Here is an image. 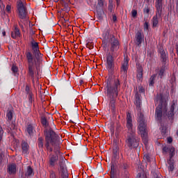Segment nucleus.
I'll use <instances>...</instances> for the list:
<instances>
[{"label":"nucleus","instance_id":"16","mask_svg":"<svg viewBox=\"0 0 178 178\" xmlns=\"http://www.w3.org/2000/svg\"><path fill=\"white\" fill-rule=\"evenodd\" d=\"M150 13H151V7H149V6L146 4L143 8V15H145V17H148Z\"/></svg>","mask_w":178,"mask_h":178},{"label":"nucleus","instance_id":"2","mask_svg":"<svg viewBox=\"0 0 178 178\" xmlns=\"http://www.w3.org/2000/svg\"><path fill=\"white\" fill-rule=\"evenodd\" d=\"M31 47L33 51V54L31 52L26 53V59L29 63V74L31 77L34 76V70L38 69L40 63H41V59L40 58V47H38V42H35L34 39L31 41Z\"/></svg>","mask_w":178,"mask_h":178},{"label":"nucleus","instance_id":"14","mask_svg":"<svg viewBox=\"0 0 178 178\" xmlns=\"http://www.w3.org/2000/svg\"><path fill=\"white\" fill-rule=\"evenodd\" d=\"M138 80L141 81L143 80V67L141 65H137V75Z\"/></svg>","mask_w":178,"mask_h":178},{"label":"nucleus","instance_id":"41","mask_svg":"<svg viewBox=\"0 0 178 178\" xmlns=\"http://www.w3.org/2000/svg\"><path fill=\"white\" fill-rule=\"evenodd\" d=\"M25 90L26 91V92H29V91H30V87H29V86H26Z\"/></svg>","mask_w":178,"mask_h":178},{"label":"nucleus","instance_id":"46","mask_svg":"<svg viewBox=\"0 0 178 178\" xmlns=\"http://www.w3.org/2000/svg\"><path fill=\"white\" fill-rule=\"evenodd\" d=\"M3 35H6V32L3 31Z\"/></svg>","mask_w":178,"mask_h":178},{"label":"nucleus","instance_id":"10","mask_svg":"<svg viewBox=\"0 0 178 178\" xmlns=\"http://www.w3.org/2000/svg\"><path fill=\"white\" fill-rule=\"evenodd\" d=\"M136 38L138 45H140L141 42L144 41V34L143 33V31H138L136 33Z\"/></svg>","mask_w":178,"mask_h":178},{"label":"nucleus","instance_id":"12","mask_svg":"<svg viewBox=\"0 0 178 178\" xmlns=\"http://www.w3.org/2000/svg\"><path fill=\"white\" fill-rule=\"evenodd\" d=\"M117 49H119V41L113 36L111 38V51H116Z\"/></svg>","mask_w":178,"mask_h":178},{"label":"nucleus","instance_id":"51","mask_svg":"<svg viewBox=\"0 0 178 178\" xmlns=\"http://www.w3.org/2000/svg\"><path fill=\"white\" fill-rule=\"evenodd\" d=\"M29 23H31V21H29Z\"/></svg>","mask_w":178,"mask_h":178},{"label":"nucleus","instance_id":"23","mask_svg":"<svg viewBox=\"0 0 178 178\" xmlns=\"http://www.w3.org/2000/svg\"><path fill=\"white\" fill-rule=\"evenodd\" d=\"M104 0H98L96 9H104Z\"/></svg>","mask_w":178,"mask_h":178},{"label":"nucleus","instance_id":"54","mask_svg":"<svg viewBox=\"0 0 178 178\" xmlns=\"http://www.w3.org/2000/svg\"><path fill=\"white\" fill-rule=\"evenodd\" d=\"M177 136H178V131L177 132Z\"/></svg>","mask_w":178,"mask_h":178},{"label":"nucleus","instance_id":"37","mask_svg":"<svg viewBox=\"0 0 178 178\" xmlns=\"http://www.w3.org/2000/svg\"><path fill=\"white\" fill-rule=\"evenodd\" d=\"M148 27H149V25H148V23H146L144 24V30H148Z\"/></svg>","mask_w":178,"mask_h":178},{"label":"nucleus","instance_id":"34","mask_svg":"<svg viewBox=\"0 0 178 178\" xmlns=\"http://www.w3.org/2000/svg\"><path fill=\"white\" fill-rule=\"evenodd\" d=\"M10 9H12V7L9 5H7L6 7V12H8V13H9L10 12Z\"/></svg>","mask_w":178,"mask_h":178},{"label":"nucleus","instance_id":"33","mask_svg":"<svg viewBox=\"0 0 178 178\" xmlns=\"http://www.w3.org/2000/svg\"><path fill=\"white\" fill-rule=\"evenodd\" d=\"M168 169L170 172H172V170L175 169V165H173V163L170 164Z\"/></svg>","mask_w":178,"mask_h":178},{"label":"nucleus","instance_id":"21","mask_svg":"<svg viewBox=\"0 0 178 178\" xmlns=\"http://www.w3.org/2000/svg\"><path fill=\"white\" fill-rule=\"evenodd\" d=\"M174 111H175V103H173L172 104L170 111L168 113V116L169 119H172V118H173V115H175Z\"/></svg>","mask_w":178,"mask_h":178},{"label":"nucleus","instance_id":"39","mask_svg":"<svg viewBox=\"0 0 178 178\" xmlns=\"http://www.w3.org/2000/svg\"><path fill=\"white\" fill-rule=\"evenodd\" d=\"M168 143L169 144H170V143H172V141H173V140L172 139V138L169 137L167 138Z\"/></svg>","mask_w":178,"mask_h":178},{"label":"nucleus","instance_id":"43","mask_svg":"<svg viewBox=\"0 0 178 178\" xmlns=\"http://www.w3.org/2000/svg\"><path fill=\"white\" fill-rule=\"evenodd\" d=\"M29 97L30 101H31V99H33V94L29 93Z\"/></svg>","mask_w":178,"mask_h":178},{"label":"nucleus","instance_id":"48","mask_svg":"<svg viewBox=\"0 0 178 178\" xmlns=\"http://www.w3.org/2000/svg\"><path fill=\"white\" fill-rule=\"evenodd\" d=\"M63 20H65V19L64 18H62V22H63Z\"/></svg>","mask_w":178,"mask_h":178},{"label":"nucleus","instance_id":"6","mask_svg":"<svg viewBox=\"0 0 178 178\" xmlns=\"http://www.w3.org/2000/svg\"><path fill=\"white\" fill-rule=\"evenodd\" d=\"M138 122L139 123V133L141 135V137L145 144H147V143H148V140L147 139V128L145 126V122H144V115L141 113H139L138 114Z\"/></svg>","mask_w":178,"mask_h":178},{"label":"nucleus","instance_id":"22","mask_svg":"<svg viewBox=\"0 0 178 178\" xmlns=\"http://www.w3.org/2000/svg\"><path fill=\"white\" fill-rule=\"evenodd\" d=\"M26 131L29 134V136H31L34 133V129L33 128V125H28L26 128Z\"/></svg>","mask_w":178,"mask_h":178},{"label":"nucleus","instance_id":"11","mask_svg":"<svg viewBox=\"0 0 178 178\" xmlns=\"http://www.w3.org/2000/svg\"><path fill=\"white\" fill-rule=\"evenodd\" d=\"M96 17L98 19V20H96V22H102V19H104V15H105V13L104 12V8H96Z\"/></svg>","mask_w":178,"mask_h":178},{"label":"nucleus","instance_id":"24","mask_svg":"<svg viewBox=\"0 0 178 178\" xmlns=\"http://www.w3.org/2000/svg\"><path fill=\"white\" fill-rule=\"evenodd\" d=\"M31 175H33V169L31 167L29 166L26 172V176H31Z\"/></svg>","mask_w":178,"mask_h":178},{"label":"nucleus","instance_id":"47","mask_svg":"<svg viewBox=\"0 0 178 178\" xmlns=\"http://www.w3.org/2000/svg\"><path fill=\"white\" fill-rule=\"evenodd\" d=\"M153 27H156V24H153Z\"/></svg>","mask_w":178,"mask_h":178},{"label":"nucleus","instance_id":"1","mask_svg":"<svg viewBox=\"0 0 178 178\" xmlns=\"http://www.w3.org/2000/svg\"><path fill=\"white\" fill-rule=\"evenodd\" d=\"M44 134L46 148L51 152L49 156V163L50 166H55V165H58L59 156H60V152L59 151V145H60L59 136L51 129L46 130Z\"/></svg>","mask_w":178,"mask_h":178},{"label":"nucleus","instance_id":"7","mask_svg":"<svg viewBox=\"0 0 178 178\" xmlns=\"http://www.w3.org/2000/svg\"><path fill=\"white\" fill-rule=\"evenodd\" d=\"M156 15L153 17V23H159L162 16V9L163 8V0H156Z\"/></svg>","mask_w":178,"mask_h":178},{"label":"nucleus","instance_id":"50","mask_svg":"<svg viewBox=\"0 0 178 178\" xmlns=\"http://www.w3.org/2000/svg\"><path fill=\"white\" fill-rule=\"evenodd\" d=\"M31 33H32V34H34V31H32Z\"/></svg>","mask_w":178,"mask_h":178},{"label":"nucleus","instance_id":"19","mask_svg":"<svg viewBox=\"0 0 178 178\" xmlns=\"http://www.w3.org/2000/svg\"><path fill=\"white\" fill-rule=\"evenodd\" d=\"M128 66H129V61L127 60L123 63L121 67V72H124V73H126V72H127Z\"/></svg>","mask_w":178,"mask_h":178},{"label":"nucleus","instance_id":"31","mask_svg":"<svg viewBox=\"0 0 178 178\" xmlns=\"http://www.w3.org/2000/svg\"><path fill=\"white\" fill-rule=\"evenodd\" d=\"M131 16L132 17H137V10H132Z\"/></svg>","mask_w":178,"mask_h":178},{"label":"nucleus","instance_id":"40","mask_svg":"<svg viewBox=\"0 0 178 178\" xmlns=\"http://www.w3.org/2000/svg\"><path fill=\"white\" fill-rule=\"evenodd\" d=\"M42 124H44V126H46V124H47V120L42 119Z\"/></svg>","mask_w":178,"mask_h":178},{"label":"nucleus","instance_id":"5","mask_svg":"<svg viewBox=\"0 0 178 178\" xmlns=\"http://www.w3.org/2000/svg\"><path fill=\"white\" fill-rule=\"evenodd\" d=\"M156 105H159L156 108V118L157 120H161L162 113L166 115V102H163V96L160 95L155 99Z\"/></svg>","mask_w":178,"mask_h":178},{"label":"nucleus","instance_id":"53","mask_svg":"<svg viewBox=\"0 0 178 178\" xmlns=\"http://www.w3.org/2000/svg\"><path fill=\"white\" fill-rule=\"evenodd\" d=\"M68 2H70V0H68Z\"/></svg>","mask_w":178,"mask_h":178},{"label":"nucleus","instance_id":"45","mask_svg":"<svg viewBox=\"0 0 178 178\" xmlns=\"http://www.w3.org/2000/svg\"><path fill=\"white\" fill-rule=\"evenodd\" d=\"M50 178H55V174L54 173L51 174Z\"/></svg>","mask_w":178,"mask_h":178},{"label":"nucleus","instance_id":"30","mask_svg":"<svg viewBox=\"0 0 178 178\" xmlns=\"http://www.w3.org/2000/svg\"><path fill=\"white\" fill-rule=\"evenodd\" d=\"M165 73V67H162L159 71V76L161 78H162V76H163V74Z\"/></svg>","mask_w":178,"mask_h":178},{"label":"nucleus","instance_id":"17","mask_svg":"<svg viewBox=\"0 0 178 178\" xmlns=\"http://www.w3.org/2000/svg\"><path fill=\"white\" fill-rule=\"evenodd\" d=\"M11 37H13V38H17V37H20V31L19 30V28L15 26L14 33H11Z\"/></svg>","mask_w":178,"mask_h":178},{"label":"nucleus","instance_id":"25","mask_svg":"<svg viewBox=\"0 0 178 178\" xmlns=\"http://www.w3.org/2000/svg\"><path fill=\"white\" fill-rule=\"evenodd\" d=\"M159 52L161 55V58L163 59V61L166 60V53H165V51H163V50H159Z\"/></svg>","mask_w":178,"mask_h":178},{"label":"nucleus","instance_id":"8","mask_svg":"<svg viewBox=\"0 0 178 178\" xmlns=\"http://www.w3.org/2000/svg\"><path fill=\"white\" fill-rule=\"evenodd\" d=\"M17 7L19 19L27 20V8L22 0L17 1Z\"/></svg>","mask_w":178,"mask_h":178},{"label":"nucleus","instance_id":"18","mask_svg":"<svg viewBox=\"0 0 178 178\" xmlns=\"http://www.w3.org/2000/svg\"><path fill=\"white\" fill-rule=\"evenodd\" d=\"M135 104L136 105L138 109H140V106H141V99L140 97V95H136V102Z\"/></svg>","mask_w":178,"mask_h":178},{"label":"nucleus","instance_id":"42","mask_svg":"<svg viewBox=\"0 0 178 178\" xmlns=\"http://www.w3.org/2000/svg\"><path fill=\"white\" fill-rule=\"evenodd\" d=\"M113 154H115V155H118V148L113 149Z\"/></svg>","mask_w":178,"mask_h":178},{"label":"nucleus","instance_id":"3","mask_svg":"<svg viewBox=\"0 0 178 178\" xmlns=\"http://www.w3.org/2000/svg\"><path fill=\"white\" fill-rule=\"evenodd\" d=\"M127 144L129 148H136L138 145V139L136 138V128L133 126V120L131 119V114L130 113H127Z\"/></svg>","mask_w":178,"mask_h":178},{"label":"nucleus","instance_id":"32","mask_svg":"<svg viewBox=\"0 0 178 178\" xmlns=\"http://www.w3.org/2000/svg\"><path fill=\"white\" fill-rule=\"evenodd\" d=\"M11 70L13 72V73H17V67H16V65H13Z\"/></svg>","mask_w":178,"mask_h":178},{"label":"nucleus","instance_id":"15","mask_svg":"<svg viewBox=\"0 0 178 178\" xmlns=\"http://www.w3.org/2000/svg\"><path fill=\"white\" fill-rule=\"evenodd\" d=\"M8 172L10 175H15L16 173V164L9 165Z\"/></svg>","mask_w":178,"mask_h":178},{"label":"nucleus","instance_id":"49","mask_svg":"<svg viewBox=\"0 0 178 178\" xmlns=\"http://www.w3.org/2000/svg\"><path fill=\"white\" fill-rule=\"evenodd\" d=\"M140 92H143V90H140Z\"/></svg>","mask_w":178,"mask_h":178},{"label":"nucleus","instance_id":"20","mask_svg":"<svg viewBox=\"0 0 178 178\" xmlns=\"http://www.w3.org/2000/svg\"><path fill=\"white\" fill-rule=\"evenodd\" d=\"M22 148L23 154H27L29 151V144L26 142H22Z\"/></svg>","mask_w":178,"mask_h":178},{"label":"nucleus","instance_id":"28","mask_svg":"<svg viewBox=\"0 0 178 178\" xmlns=\"http://www.w3.org/2000/svg\"><path fill=\"white\" fill-rule=\"evenodd\" d=\"M38 141H39L38 145H39L40 148H42V147L44 146V143H42V141H43L42 138H39Z\"/></svg>","mask_w":178,"mask_h":178},{"label":"nucleus","instance_id":"38","mask_svg":"<svg viewBox=\"0 0 178 178\" xmlns=\"http://www.w3.org/2000/svg\"><path fill=\"white\" fill-rule=\"evenodd\" d=\"M143 159H146L147 161H149V156L148 154H145L144 156H143Z\"/></svg>","mask_w":178,"mask_h":178},{"label":"nucleus","instance_id":"27","mask_svg":"<svg viewBox=\"0 0 178 178\" xmlns=\"http://www.w3.org/2000/svg\"><path fill=\"white\" fill-rule=\"evenodd\" d=\"M155 77H156V75H152L149 80V86H154V80H155Z\"/></svg>","mask_w":178,"mask_h":178},{"label":"nucleus","instance_id":"29","mask_svg":"<svg viewBox=\"0 0 178 178\" xmlns=\"http://www.w3.org/2000/svg\"><path fill=\"white\" fill-rule=\"evenodd\" d=\"M108 12H110V13H112V12H113V4H108Z\"/></svg>","mask_w":178,"mask_h":178},{"label":"nucleus","instance_id":"35","mask_svg":"<svg viewBox=\"0 0 178 178\" xmlns=\"http://www.w3.org/2000/svg\"><path fill=\"white\" fill-rule=\"evenodd\" d=\"M3 134V129H2V127H0V141L2 140Z\"/></svg>","mask_w":178,"mask_h":178},{"label":"nucleus","instance_id":"26","mask_svg":"<svg viewBox=\"0 0 178 178\" xmlns=\"http://www.w3.org/2000/svg\"><path fill=\"white\" fill-rule=\"evenodd\" d=\"M7 118L8 120H12V118H13V113L12 112V111H8Z\"/></svg>","mask_w":178,"mask_h":178},{"label":"nucleus","instance_id":"36","mask_svg":"<svg viewBox=\"0 0 178 178\" xmlns=\"http://www.w3.org/2000/svg\"><path fill=\"white\" fill-rule=\"evenodd\" d=\"M112 20L113 22H116V20H118V17H116L115 15H113V17H112Z\"/></svg>","mask_w":178,"mask_h":178},{"label":"nucleus","instance_id":"44","mask_svg":"<svg viewBox=\"0 0 178 178\" xmlns=\"http://www.w3.org/2000/svg\"><path fill=\"white\" fill-rule=\"evenodd\" d=\"M108 5H113V0H108Z\"/></svg>","mask_w":178,"mask_h":178},{"label":"nucleus","instance_id":"13","mask_svg":"<svg viewBox=\"0 0 178 178\" xmlns=\"http://www.w3.org/2000/svg\"><path fill=\"white\" fill-rule=\"evenodd\" d=\"M163 152L165 154V152H169L170 154V158H172L173 155H175V147H163Z\"/></svg>","mask_w":178,"mask_h":178},{"label":"nucleus","instance_id":"4","mask_svg":"<svg viewBox=\"0 0 178 178\" xmlns=\"http://www.w3.org/2000/svg\"><path fill=\"white\" fill-rule=\"evenodd\" d=\"M120 91V82L115 80L112 85L107 86V94L110 98V106L111 109H115V99L118 98L119 92Z\"/></svg>","mask_w":178,"mask_h":178},{"label":"nucleus","instance_id":"9","mask_svg":"<svg viewBox=\"0 0 178 178\" xmlns=\"http://www.w3.org/2000/svg\"><path fill=\"white\" fill-rule=\"evenodd\" d=\"M105 65L106 68L109 72V73H112V72H113V69H115V61L113 60V56L112 54H107Z\"/></svg>","mask_w":178,"mask_h":178},{"label":"nucleus","instance_id":"52","mask_svg":"<svg viewBox=\"0 0 178 178\" xmlns=\"http://www.w3.org/2000/svg\"><path fill=\"white\" fill-rule=\"evenodd\" d=\"M145 23H148V22L145 21Z\"/></svg>","mask_w":178,"mask_h":178}]
</instances>
